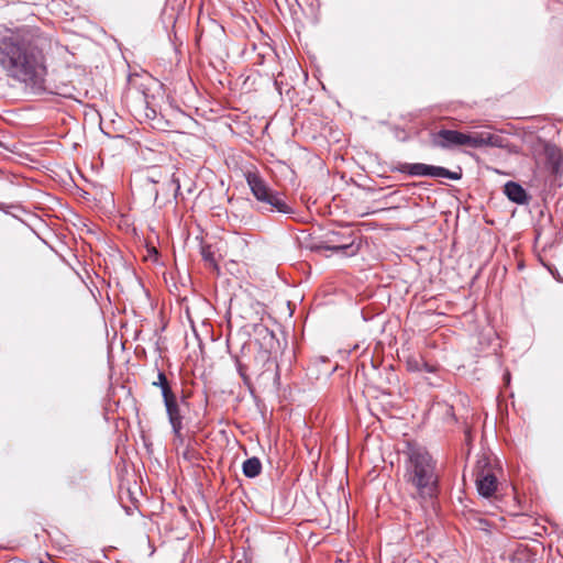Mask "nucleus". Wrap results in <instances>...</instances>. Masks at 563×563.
<instances>
[{"label":"nucleus","mask_w":563,"mask_h":563,"mask_svg":"<svg viewBox=\"0 0 563 563\" xmlns=\"http://www.w3.org/2000/svg\"><path fill=\"white\" fill-rule=\"evenodd\" d=\"M421 362H422V360H419L416 356H409L406 361L407 368L411 372H420L421 371Z\"/></svg>","instance_id":"dca6fc26"},{"label":"nucleus","mask_w":563,"mask_h":563,"mask_svg":"<svg viewBox=\"0 0 563 563\" xmlns=\"http://www.w3.org/2000/svg\"><path fill=\"white\" fill-rule=\"evenodd\" d=\"M145 177L146 180L152 184H158L162 179L167 178V185L174 187L175 197H177L180 191V183L179 179L175 176L173 167L151 166L146 169Z\"/></svg>","instance_id":"1a4fd4ad"},{"label":"nucleus","mask_w":563,"mask_h":563,"mask_svg":"<svg viewBox=\"0 0 563 563\" xmlns=\"http://www.w3.org/2000/svg\"><path fill=\"white\" fill-rule=\"evenodd\" d=\"M183 429L184 428H179L178 431H176V429H172L173 434H174V444L177 448L184 445V442H185V437L183 434Z\"/></svg>","instance_id":"a211bd4d"},{"label":"nucleus","mask_w":563,"mask_h":563,"mask_svg":"<svg viewBox=\"0 0 563 563\" xmlns=\"http://www.w3.org/2000/svg\"><path fill=\"white\" fill-rule=\"evenodd\" d=\"M201 256L202 260L212 268L219 269L218 263L214 256V252L212 251L210 245H205L201 247Z\"/></svg>","instance_id":"2eb2a0df"},{"label":"nucleus","mask_w":563,"mask_h":563,"mask_svg":"<svg viewBox=\"0 0 563 563\" xmlns=\"http://www.w3.org/2000/svg\"><path fill=\"white\" fill-rule=\"evenodd\" d=\"M474 474L478 494L484 498L493 497L497 490L498 482L486 457L477 461Z\"/></svg>","instance_id":"0eeeda50"},{"label":"nucleus","mask_w":563,"mask_h":563,"mask_svg":"<svg viewBox=\"0 0 563 563\" xmlns=\"http://www.w3.org/2000/svg\"><path fill=\"white\" fill-rule=\"evenodd\" d=\"M424 369L427 372H433V367L428 365L427 363H424L423 361L421 362V371Z\"/></svg>","instance_id":"aec40b11"},{"label":"nucleus","mask_w":563,"mask_h":563,"mask_svg":"<svg viewBox=\"0 0 563 563\" xmlns=\"http://www.w3.org/2000/svg\"><path fill=\"white\" fill-rule=\"evenodd\" d=\"M398 170L412 177L449 178L451 180H460L462 178L461 168L457 172H453L442 166L423 163H404L398 167Z\"/></svg>","instance_id":"423d86ee"},{"label":"nucleus","mask_w":563,"mask_h":563,"mask_svg":"<svg viewBox=\"0 0 563 563\" xmlns=\"http://www.w3.org/2000/svg\"><path fill=\"white\" fill-rule=\"evenodd\" d=\"M547 155V169L551 174H558L561 168L562 155L560 151L555 146H547L545 147Z\"/></svg>","instance_id":"f8f14e48"},{"label":"nucleus","mask_w":563,"mask_h":563,"mask_svg":"<svg viewBox=\"0 0 563 563\" xmlns=\"http://www.w3.org/2000/svg\"><path fill=\"white\" fill-rule=\"evenodd\" d=\"M405 478L417 497L431 500L439 492L437 462L426 449H415L408 455Z\"/></svg>","instance_id":"f03ea898"},{"label":"nucleus","mask_w":563,"mask_h":563,"mask_svg":"<svg viewBox=\"0 0 563 563\" xmlns=\"http://www.w3.org/2000/svg\"><path fill=\"white\" fill-rule=\"evenodd\" d=\"M0 66L9 78L32 88L41 87L46 76L43 51L25 29L0 36Z\"/></svg>","instance_id":"f257e3e1"},{"label":"nucleus","mask_w":563,"mask_h":563,"mask_svg":"<svg viewBox=\"0 0 563 563\" xmlns=\"http://www.w3.org/2000/svg\"><path fill=\"white\" fill-rule=\"evenodd\" d=\"M194 453H195V452H194L192 450H190V449L187 446V448L185 449V451L183 452V456H184V459H186V460H188V461H189V460H191V459H192Z\"/></svg>","instance_id":"6ab92c4d"},{"label":"nucleus","mask_w":563,"mask_h":563,"mask_svg":"<svg viewBox=\"0 0 563 563\" xmlns=\"http://www.w3.org/2000/svg\"><path fill=\"white\" fill-rule=\"evenodd\" d=\"M327 244L322 249L354 256L360 252L361 240L353 231H333L328 234Z\"/></svg>","instance_id":"39448f33"},{"label":"nucleus","mask_w":563,"mask_h":563,"mask_svg":"<svg viewBox=\"0 0 563 563\" xmlns=\"http://www.w3.org/2000/svg\"><path fill=\"white\" fill-rule=\"evenodd\" d=\"M504 192L509 200L518 205L527 202V192L519 184L515 181H508L504 187Z\"/></svg>","instance_id":"9b49d317"},{"label":"nucleus","mask_w":563,"mask_h":563,"mask_svg":"<svg viewBox=\"0 0 563 563\" xmlns=\"http://www.w3.org/2000/svg\"><path fill=\"white\" fill-rule=\"evenodd\" d=\"M432 144L442 150L503 147L504 139L489 132L463 133L456 130L441 129L432 134Z\"/></svg>","instance_id":"7ed1b4c3"},{"label":"nucleus","mask_w":563,"mask_h":563,"mask_svg":"<svg viewBox=\"0 0 563 563\" xmlns=\"http://www.w3.org/2000/svg\"><path fill=\"white\" fill-rule=\"evenodd\" d=\"M0 146H3L2 142L0 141Z\"/></svg>","instance_id":"412c9836"},{"label":"nucleus","mask_w":563,"mask_h":563,"mask_svg":"<svg viewBox=\"0 0 563 563\" xmlns=\"http://www.w3.org/2000/svg\"><path fill=\"white\" fill-rule=\"evenodd\" d=\"M152 385L161 388L163 400L175 396L174 391L172 390L170 383L168 382L165 373L162 371L157 372V379L154 380Z\"/></svg>","instance_id":"4468645a"},{"label":"nucleus","mask_w":563,"mask_h":563,"mask_svg":"<svg viewBox=\"0 0 563 563\" xmlns=\"http://www.w3.org/2000/svg\"><path fill=\"white\" fill-rule=\"evenodd\" d=\"M243 474L249 478L258 476L262 472V462L258 457H250L243 462Z\"/></svg>","instance_id":"ddd939ff"},{"label":"nucleus","mask_w":563,"mask_h":563,"mask_svg":"<svg viewBox=\"0 0 563 563\" xmlns=\"http://www.w3.org/2000/svg\"><path fill=\"white\" fill-rule=\"evenodd\" d=\"M245 178L252 195L262 205L261 210L283 214L294 213L292 207L286 202L284 195L272 189L257 173L250 172Z\"/></svg>","instance_id":"20e7f679"},{"label":"nucleus","mask_w":563,"mask_h":563,"mask_svg":"<svg viewBox=\"0 0 563 563\" xmlns=\"http://www.w3.org/2000/svg\"><path fill=\"white\" fill-rule=\"evenodd\" d=\"M235 365H236L238 373L241 376V378L243 379L244 384L250 385V377L246 375V366L238 358H236Z\"/></svg>","instance_id":"f3484780"},{"label":"nucleus","mask_w":563,"mask_h":563,"mask_svg":"<svg viewBox=\"0 0 563 563\" xmlns=\"http://www.w3.org/2000/svg\"><path fill=\"white\" fill-rule=\"evenodd\" d=\"M163 401L172 429L178 431L179 428H184V415L181 413L180 402L186 404L185 398L183 397L179 401L175 395Z\"/></svg>","instance_id":"9d476101"},{"label":"nucleus","mask_w":563,"mask_h":563,"mask_svg":"<svg viewBox=\"0 0 563 563\" xmlns=\"http://www.w3.org/2000/svg\"><path fill=\"white\" fill-rule=\"evenodd\" d=\"M128 98L132 100L134 103L135 110L143 109L145 112V117L147 119H154L156 117V111L150 107V93L148 88L145 82L136 84L135 81H132L131 87L128 91Z\"/></svg>","instance_id":"6e6552de"}]
</instances>
